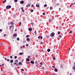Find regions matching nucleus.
<instances>
[{
    "label": "nucleus",
    "mask_w": 75,
    "mask_h": 75,
    "mask_svg": "<svg viewBox=\"0 0 75 75\" xmlns=\"http://www.w3.org/2000/svg\"><path fill=\"white\" fill-rule=\"evenodd\" d=\"M54 70L55 71V72H57L58 71V69L56 68H55Z\"/></svg>",
    "instance_id": "10"
},
{
    "label": "nucleus",
    "mask_w": 75,
    "mask_h": 75,
    "mask_svg": "<svg viewBox=\"0 0 75 75\" xmlns=\"http://www.w3.org/2000/svg\"><path fill=\"white\" fill-rule=\"evenodd\" d=\"M72 5H72V4L70 5V7H71V6H72Z\"/></svg>",
    "instance_id": "54"
},
{
    "label": "nucleus",
    "mask_w": 75,
    "mask_h": 75,
    "mask_svg": "<svg viewBox=\"0 0 75 75\" xmlns=\"http://www.w3.org/2000/svg\"><path fill=\"white\" fill-rule=\"evenodd\" d=\"M30 57H30V56H28V58H29H29H30Z\"/></svg>",
    "instance_id": "36"
},
{
    "label": "nucleus",
    "mask_w": 75,
    "mask_h": 75,
    "mask_svg": "<svg viewBox=\"0 0 75 75\" xmlns=\"http://www.w3.org/2000/svg\"><path fill=\"white\" fill-rule=\"evenodd\" d=\"M17 33H15V34H13V36L16 37H17Z\"/></svg>",
    "instance_id": "8"
},
{
    "label": "nucleus",
    "mask_w": 75,
    "mask_h": 75,
    "mask_svg": "<svg viewBox=\"0 0 75 75\" xmlns=\"http://www.w3.org/2000/svg\"><path fill=\"white\" fill-rule=\"evenodd\" d=\"M31 12H33V10L32 9L31 10H30Z\"/></svg>",
    "instance_id": "41"
},
{
    "label": "nucleus",
    "mask_w": 75,
    "mask_h": 75,
    "mask_svg": "<svg viewBox=\"0 0 75 75\" xmlns=\"http://www.w3.org/2000/svg\"><path fill=\"white\" fill-rule=\"evenodd\" d=\"M60 34V32L59 31L58 33V34Z\"/></svg>",
    "instance_id": "43"
},
{
    "label": "nucleus",
    "mask_w": 75,
    "mask_h": 75,
    "mask_svg": "<svg viewBox=\"0 0 75 75\" xmlns=\"http://www.w3.org/2000/svg\"><path fill=\"white\" fill-rule=\"evenodd\" d=\"M19 26H21V23L19 22Z\"/></svg>",
    "instance_id": "29"
},
{
    "label": "nucleus",
    "mask_w": 75,
    "mask_h": 75,
    "mask_svg": "<svg viewBox=\"0 0 75 75\" xmlns=\"http://www.w3.org/2000/svg\"><path fill=\"white\" fill-rule=\"evenodd\" d=\"M37 63H38V61H36L35 62V64H37Z\"/></svg>",
    "instance_id": "47"
},
{
    "label": "nucleus",
    "mask_w": 75,
    "mask_h": 75,
    "mask_svg": "<svg viewBox=\"0 0 75 75\" xmlns=\"http://www.w3.org/2000/svg\"><path fill=\"white\" fill-rule=\"evenodd\" d=\"M7 61L8 62L9 61H10V60H9V59H7Z\"/></svg>",
    "instance_id": "56"
},
{
    "label": "nucleus",
    "mask_w": 75,
    "mask_h": 75,
    "mask_svg": "<svg viewBox=\"0 0 75 75\" xmlns=\"http://www.w3.org/2000/svg\"><path fill=\"white\" fill-rule=\"evenodd\" d=\"M49 21H50V22L52 21V19H51V18L49 19Z\"/></svg>",
    "instance_id": "14"
},
{
    "label": "nucleus",
    "mask_w": 75,
    "mask_h": 75,
    "mask_svg": "<svg viewBox=\"0 0 75 75\" xmlns=\"http://www.w3.org/2000/svg\"><path fill=\"white\" fill-rule=\"evenodd\" d=\"M42 42H41L40 43V44L41 45H42Z\"/></svg>",
    "instance_id": "44"
},
{
    "label": "nucleus",
    "mask_w": 75,
    "mask_h": 75,
    "mask_svg": "<svg viewBox=\"0 0 75 75\" xmlns=\"http://www.w3.org/2000/svg\"><path fill=\"white\" fill-rule=\"evenodd\" d=\"M30 5L31 4H28L26 5V7H30Z\"/></svg>",
    "instance_id": "3"
},
{
    "label": "nucleus",
    "mask_w": 75,
    "mask_h": 75,
    "mask_svg": "<svg viewBox=\"0 0 75 75\" xmlns=\"http://www.w3.org/2000/svg\"><path fill=\"white\" fill-rule=\"evenodd\" d=\"M11 25H13L14 23H13L12 22H11Z\"/></svg>",
    "instance_id": "20"
},
{
    "label": "nucleus",
    "mask_w": 75,
    "mask_h": 75,
    "mask_svg": "<svg viewBox=\"0 0 75 75\" xmlns=\"http://www.w3.org/2000/svg\"><path fill=\"white\" fill-rule=\"evenodd\" d=\"M44 6L45 7H46L47 6V5L45 4L44 5Z\"/></svg>",
    "instance_id": "24"
},
{
    "label": "nucleus",
    "mask_w": 75,
    "mask_h": 75,
    "mask_svg": "<svg viewBox=\"0 0 75 75\" xmlns=\"http://www.w3.org/2000/svg\"><path fill=\"white\" fill-rule=\"evenodd\" d=\"M21 71H24V69H21Z\"/></svg>",
    "instance_id": "33"
},
{
    "label": "nucleus",
    "mask_w": 75,
    "mask_h": 75,
    "mask_svg": "<svg viewBox=\"0 0 75 75\" xmlns=\"http://www.w3.org/2000/svg\"><path fill=\"white\" fill-rule=\"evenodd\" d=\"M42 69H44V67H43L42 68Z\"/></svg>",
    "instance_id": "63"
},
{
    "label": "nucleus",
    "mask_w": 75,
    "mask_h": 75,
    "mask_svg": "<svg viewBox=\"0 0 75 75\" xmlns=\"http://www.w3.org/2000/svg\"><path fill=\"white\" fill-rule=\"evenodd\" d=\"M10 58H13V57H12V56H10Z\"/></svg>",
    "instance_id": "49"
},
{
    "label": "nucleus",
    "mask_w": 75,
    "mask_h": 75,
    "mask_svg": "<svg viewBox=\"0 0 75 75\" xmlns=\"http://www.w3.org/2000/svg\"><path fill=\"white\" fill-rule=\"evenodd\" d=\"M61 37H62V36H61V35H59V38H61Z\"/></svg>",
    "instance_id": "27"
},
{
    "label": "nucleus",
    "mask_w": 75,
    "mask_h": 75,
    "mask_svg": "<svg viewBox=\"0 0 75 75\" xmlns=\"http://www.w3.org/2000/svg\"><path fill=\"white\" fill-rule=\"evenodd\" d=\"M59 4H60L59 3H58L57 4V6H59Z\"/></svg>",
    "instance_id": "35"
},
{
    "label": "nucleus",
    "mask_w": 75,
    "mask_h": 75,
    "mask_svg": "<svg viewBox=\"0 0 75 75\" xmlns=\"http://www.w3.org/2000/svg\"><path fill=\"white\" fill-rule=\"evenodd\" d=\"M6 0H5L2 3H4L6 2Z\"/></svg>",
    "instance_id": "21"
},
{
    "label": "nucleus",
    "mask_w": 75,
    "mask_h": 75,
    "mask_svg": "<svg viewBox=\"0 0 75 75\" xmlns=\"http://www.w3.org/2000/svg\"><path fill=\"white\" fill-rule=\"evenodd\" d=\"M15 62H18V60H16L15 61Z\"/></svg>",
    "instance_id": "17"
},
{
    "label": "nucleus",
    "mask_w": 75,
    "mask_h": 75,
    "mask_svg": "<svg viewBox=\"0 0 75 75\" xmlns=\"http://www.w3.org/2000/svg\"><path fill=\"white\" fill-rule=\"evenodd\" d=\"M30 37V35H27L26 36V38H27L28 37Z\"/></svg>",
    "instance_id": "25"
},
{
    "label": "nucleus",
    "mask_w": 75,
    "mask_h": 75,
    "mask_svg": "<svg viewBox=\"0 0 75 75\" xmlns=\"http://www.w3.org/2000/svg\"><path fill=\"white\" fill-rule=\"evenodd\" d=\"M15 69H17V67H15L14 68Z\"/></svg>",
    "instance_id": "46"
},
{
    "label": "nucleus",
    "mask_w": 75,
    "mask_h": 75,
    "mask_svg": "<svg viewBox=\"0 0 75 75\" xmlns=\"http://www.w3.org/2000/svg\"><path fill=\"white\" fill-rule=\"evenodd\" d=\"M36 6L37 7H40V5H37V4L36 5Z\"/></svg>",
    "instance_id": "16"
},
{
    "label": "nucleus",
    "mask_w": 75,
    "mask_h": 75,
    "mask_svg": "<svg viewBox=\"0 0 75 75\" xmlns=\"http://www.w3.org/2000/svg\"><path fill=\"white\" fill-rule=\"evenodd\" d=\"M30 24H32V25L33 26V23H31Z\"/></svg>",
    "instance_id": "38"
},
{
    "label": "nucleus",
    "mask_w": 75,
    "mask_h": 75,
    "mask_svg": "<svg viewBox=\"0 0 75 75\" xmlns=\"http://www.w3.org/2000/svg\"><path fill=\"white\" fill-rule=\"evenodd\" d=\"M16 66H18V64H16Z\"/></svg>",
    "instance_id": "58"
},
{
    "label": "nucleus",
    "mask_w": 75,
    "mask_h": 75,
    "mask_svg": "<svg viewBox=\"0 0 75 75\" xmlns=\"http://www.w3.org/2000/svg\"><path fill=\"white\" fill-rule=\"evenodd\" d=\"M54 35L55 33L54 32H52L50 34V36L51 37H54Z\"/></svg>",
    "instance_id": "2"
},
{
    "label": "nucleus",
    "mask_w": 75,
    "mask_h": 75,
    "mask_svg": "<svg viewBox=\"0 0 75 75\" xmlns=\"http://www.w3.org/2000/svg\"><path fill=\"white\" fill-rule=\"evenodd\" d=\"M59 28H61V26H59Z\"/></svg>",
    "instance_id": "64"
},
{
    "label": "nucleus",
    "mask_w": 75,
    "mask_h": 75,
    "mask_svg": "<svg viewBox=\"0 0 75 75\" xmlns=\"http://www.w3.org/2000/svg\"><path fill=\"white\" fill-rule=\"evenodd\" d=\"M23 54H24V53L23 52L19 53V55H23Z\"/></svg>",
    "instance_id": "12"
},
{
    "label": "nucleus",
    "mask_w": 75,
    "mask_h": 75,
    "mask_svg": "<svg viewBox=\"0 0 75 75\" xmlns=\"http://www.w3.org/2000/svg\"><path fill=\"white\" fill-rule=\"evenodd\" d=\"M43 64H42V62L40 63V64L41 65H42Z\"/></svg>",
    "instance_id": "32"
},
{
    "label": "nucleus",
    "mask_w": 75,
    "mask_h": 75,
    "mask_svg": "<svg viewBox=\"0 0 75 75\" xmlns=\"http://www.w3.org/2000/svg\"><path fill=\"white\" fill-rule=\"evenodd\" d=\"M6 34H4V37H5V36H6Z\"/></svg>",
    "instance_id": "50"
},
{
    "label": "nucleus",
    "mask_w": 75,
    "mask_h": 75,
    "mask_svg": "<svg viewBox=\"0 0 75 75\" xmlns=\"http://www.w3.org/2000/svg\"><path fill=\"white\" fill-rule=\"evenodd\" d=\"M16 64H17V63H14V65H16Z\"/></svg>",
    "instance_id": "60"
},
{
    "label": "nucleus",
    "mask_w": 75,
    "mask_h": 75,
    "mask_svg": "<svg viewBox=\"0 0 75 75\" xmlns=\"http://www.w3.org/2000/svg\"><path fill=\"white\" fill-rule=\"evenodd\" d=\"M24 2V1H22L20 2V3L21 4H23Z\"/></svg>",
    "instance_id": "9"
},
{
    "label": "nucleus",
    "mask_w": 75,
    "mask_h": 75,
    "mask_svg": "<svg viewBox=\"0 0 75 75\" xmlns=\"http://www.w3.org/2000/svg\"><path fill=\"white\" fill-rule=\"evenodd\" d=\"M50 10H52V9H53V8L52 7H50Z\"/></svg>",
    "instance_id": "26"
},
{
    "label": "nucleus",
    "mask_w": 75,
    "mask_h": 75,
    "mask_svg": "<svg viewBox=\"0 0 75 75\" xmlns=\"http://www.w3.org/2000/svg\"><path fill=\"white\" fill-rule=\"evenodd\" d=\"M30 63L32 64H34V62L33 60H32L30 61Z\"/></svg>",
    "instance_id": "7"
},
{
    "label": "nucleus",
    "mask_w": 75,
    "mask_h": 75,
    "mask_svg": "<svg viewBox=\"0 0 75 75\" xmlns=\"http://www.w3.org/2000/svg\"><path fill=\"white\" fill-rule=\"evenodd\" d=\"M26 46H28V44H26Z\"/></svg>",
    "instance_id": "61"
},
{
    "label": "nucleus",
    "mask_w": 75,
    "mask_h": 75,
    "mask_svg": "<svg viewBox=\"0 0 75 75\" xmlns=\"http://www.w3.org/2000/svg\"><path fill=\"white\" fill-rule=\"evenodd\" d=\"M72 33V31L71 30L69 32V33H70V34Z\"/></svg>",
    "instance_id": "37"
},
{
    "label": "nucleus",
    "mask_w": 75,
    "mask_h": 75,
    "mask_svg": "<svg viewBox=\"0 0 75 75\" xmlns=\"http://www.w3.org/2000/svg\"><path fill=\"white\" fill-rule=\"evenodd\" d=\"M1 31H2V29H0V32H1Z\"/></svg>",
    "instance_id": "53"
},
{
    "label": "nucleus",
    "mask_w": 75,
    "mask_h": 75,
    "mask_svg": "<svg viewBox=\"0 0 75 75\" xmlns=\"http://www.w3.org/2000/svg\"><path fill=\"white\" fill-rule=\"evenodd\" d=\"M28 30L29 31H32V28H28Z\"/></svg>",
    "instance_id": "5"
},
{
    "label": "nucleus",
    "mask_w": 75,
    "mask_h": 75,
    "mask_svg": "<svg viewBox=\"0 0 75 75\" xmlns=\"http://www.w3.org/2000/svg\"><path fill=\"white\" fill-rule=\"evenodd\" d=\"M46 73H48V71H46Z\"/></svg>",
    "instance_id": "62"
},
{
    "label": "nucleus",
    "mask_w": 75,
    "mask_h": 75,
    "mask_svg": "<svg viewBox=\"0 0 75 75\" xmlns=\"http://www.w3.org/2000/svg\"><path fill=\"white\" fill-rule=\"evenodd\" d=\"M53 59L54 60H55V57H53Z\"/></svg>",
    "instance_id": "51"
},
{
    "label": "nucleus",
    "mask_w": 75,
    "mask_h": 75,
    "mask_svg": "<svg viewBox=\"0 0 75 75\" xmlns=\"http://www.w3.org/2000/svg\"><path fill=\"white\" fill-rule=\"evenodd\" d=\"M11 7V6L10 5L7 6L6 7V9H10Z\"/></svg>",
    "instance_id": "1"
},
{
    "label": "nucleus",
    "mask_w": 75,
    "mask_h": 75,
    "mask_svg": "<svg viewBox=\"0 0 75 75\" xmlns=\"http://www.w3.org/2000/svg\"><path fill=\"white\" fill-rule=\"evenodd\" d=\"M22 11H23V12H24V10H23V9L22 10Z\"/></svg>",
    "instance_id": "57"
},
{
    "label": "nucleus",
    "mask_w": 75,
    "mask_h": 75,
    "mask_svg": "<svg viewBox=\"0 0 75 75\" xmlns=\"http://www.w3.org/2000/svg\"><path fill=\"white\" fill-rule=\"evenodd\" d=\"M46 38H49V36H48L47 37H46Z\"/></svg>",
    "instance_id": "55"
},
{
    "label": "nucleus",
    "mask_w": 75,
    "mask_h": 75,
    "mask_svg": "<svg viewBox=\"0 0 75 75\" xmlns=\"http://www.w3.org/2000/svg\"><path fill=\"white\" fill-rule=\"evenodd\" d=\"M26 60L27 61H30V59L28 58H27L26 59Z\"/></svg>",
    "instance_id": "11"
},
{
    "label": "nucleus",
    "mask_w": 75,
    "mask_h": 75,
    "mask_svg": "<svg viewBox=\"0 0 75 75\" xmlns=\"http://www.w3.org/2000/svg\"><path fill=\"white\" fill-rule=\"evenodd\" d=\"M31 7H34V5L32 4L31 6Z\"/></svg>",
    "instance_id": "34"
},
{
    "label": "nucleus",
    "mask_w": 75,
    "mask_h": 75,
    "mask_svg": "<svg viewBox=\"0 0 75 75\" xmlns=\"http://www.w3.org/2000/svg\"><path fill=\"white\" fill-rule=\"evenodd\" d=\"M11 65L12 67H13V64H12V63H11Z\"/></svg>",
    "instance_id": "42"
},
{
    "label": "nucleus",
    "mask_w": 75,
    "mask_h": 75,
    "mask_svg": "<svg viewBox=\"0 0 75 75\" xmlns=\"http://www.w3.org/2000/svg\"><path fill=\"white\" fill-rule=\"evenodd\" d=\"M72 5H75V2H74V3L72 4Z\"/></svg>",
    "instance_id": "31"
},
{
    "label": "nucleus",
    "mask_w": 75,
    "mask_h": 75,
    "mask_svg": "<svg viewBox=\"0 0 75 75\" xmlns=\"http://www.w3.org/2000/svg\"><path fill=\"white\" fill-rule=\"evenodd\" d=\"M60 67L61 68H63V65L61 64L60 65Z\"/></svg>",
    "instance_id": "18"
},
{
    "label": "nucleus",
    "mask_w": 75,
    "mask_h": 75,
    "mask_svg": "<svg viewBox=\"0 0 75 75\" xmlns=\"http://www.w3.org/2000/svg\"><path fill=\"white\" fill-rule=\"evenodd\" d=\"M43 15L44 16H45V13H43Z\"/></svg>",
    "instance_id": "48"
},
{
    "label": "nucleus",
    "mask_w": 75,
    "mask_h": 75,
    "mask_svg": "<svg viewBox=\"0 0 75 75\" xmlns=\"http://www.w3.org/2000/svg\"><path fill=\"white\" fill-rule=\"evenodd\" d=\"M21 10H23V8L21 7Z\"/></svg>",
    "instance_id": "52"
},
{
    "label": "nucleus",
    "mask_w": 75,
    "mask_h": 75,
    "mask_svg": "<svg viewBox=\"0 0 75 75\" xmlns=\"http://www.w3.org/2000/svg\"><path fill=\"white\" fill-rule=\"evenodd\" d=\"M17 29H16L15 30V31H17Z\"/></svg>",
    "instance_id": "59"
},
{
    "label": "nucleus",
    "mask_w": 75,
    "mask_h": 75,
    "mask_svg": "<svg viewBox=\"0 0 75 75\" xmlns=\"http://www.w3.org/2000/svg\"><path fill=\"white\" fill-rule=\"evenodd\" d=\"M26 40L27 41H30V39L29 38H26Z\"/></svg>",
    "instance_id": "6"
},
{
    "label": "nucleus",
    "mask_w": 75,
    "mask_h": 75,
    "mask_svg": "<svg viewBox=\"0 0 75 75\" xmlns=\"http://www.w3.org/2000/svg\"><path fill=\"white\" fill-rule=\"evenodd\" d=\"M17 58V56H15L14 57L15 59H16Z\"/></svg>",
    "instance_id": "30"
},
{
    "label": "nucleus",
    "mask_w": 75,
    "mask_h": 75,
    "mask_svg": "<svg viewBox=\"0 0 75 75\" xmlns=\"http://www.w3.org/2000/svg\"><path fill=\"white\" fill-rule=\"evenodd\" d=\"M50 51H51V50H50V49H48L47 50V52H50Z\"/></svg>",
    "instance_id": "19"
},
{
    "label": "nucleus",
    "mask_w": 75,
    "mask_h": 75,
    "mask_svg": "<svg viewBox=\"0 0 75 75\" xmlns=\"http://www.w3.org/2000/svg\"><path fill=\"white\" fill-rule=\"evenodd\" d=\"M4 64H1V66H4Z\"/></svg>",
    "instance_id": "45"
},
{
    "label": "nucleus",
    "mask_w": 75,
    "mask_h": 75,
    "mask_svg": "<svg viewBox=\"0 0 75 75\" xmlns=\"http://www.w3.org/2000/svg\"><path fill=\"white\" fill-rule=\"evenodd\" d=\"M18 64H19V65H22V63H21V62H19Z\"/></svg>",
    "instance_id": "13"
},
{
    "label": "nucleus",
    "mask_w": 75,
    "mask_h": 75,
    "mask_svg": "<svg viewBox=\"0 0 75 75\" xmlns=\"http://www.w3.org/2000/svg\"><path fill=\"white\" fill-rule=\"evenodd\" d=\"M15 1V2H17V1L18 0H14Z\"/></svg>",
    "instance_id": "39"
},
{
    "label": "nucleus",
    "mask_w": 75,
    "mask_h": 75,
    "mask_svg": "<svg viewBox=\"0 0 75 75\" xmlns=\"http://www.w3.org/2000/svg\"><path fill=\"white\" fill-rule=\"evenodd\" d=\"M12 27H13V25H11L9 26V29H10H10H11V28Z\"/></svg>",
    "instance_id": "22"
},
{
    "label": "nucleus",
    "mask_w": 75,
    "mask_h": 75,
    "mask_svg": "<svg viewBox=\"0 0 75 75\" xmlns=\"http://www.w3.org/2000/svg\"><path fill=\"white\" fill-rule=\"evenodd\" d=\"M52 68H55V67L54 66H52Z\"/></svg>",
    "instance_id": "40"
},
{
    "label": "nucleus",
    "mask_w": 75,
    "mask_h": 75,
    "mask_svg": "<svg viewBox=\"0 0 75 75\" xmlns=\"http://www.w3.org/2000/svg\"><path fill=\"white\" fill-rule=\"evenodd\" d=\"M17 40L18 41H19L20 40V38H17Z\"/></svg>",
    "instance_id": "23"
},
{
    "label": "nucleus",
    "mask_w": 75,
    "mask_h": 75,
    "mask_svg": "<svg viewBox=\"0 0 75 75\" xmlns=\"http://www.w3.org/2000/svg\"><path fill=\"white\" fill-rule=\"evenodd\" d=\"M10 62H11V63H13V60L11 59L10 61Z\"/></svg>",
    "instance_id": "15"
},
{
    "label": "nucleus",
    "mask_w": 75,
    "mask_h": 75,
    "mask_svg": "<svg viewBox=\"0 0 75 75\" xmlns=\"http://www.w3.org/2000/svg\"><path fill=\"white\" fill-rule=\"evenodd\" d=\"M34 33H35V35H36L37 34V32H36V30H35V31Z\"/></svg>",
    "instance_id": "28"
},
{
    "label": "nucleus",
    "mask_w": 75,
    "mask_h": 75,
    "mask_svg": "<svg viewBox=\"0 0 75 75\" xmlns=\"http://www.w3.org/2000/svg\"><path fill=\"white\" fill-rule=\"evenodd\" d=\"M38 38L39 39H41V40H42V36H39L38 37Z\"/></svg>",
    "instance_id": "4"
}]
</instances>
